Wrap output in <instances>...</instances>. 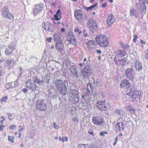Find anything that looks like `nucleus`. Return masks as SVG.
I'll return each mask as SVG.
<instances>
[{"label":"nucleus","mask_w":148,"mask_h":148,"mask_svg":"<svg viewBox=\"0 0 148 148\" xmlns=\"http://www.w3.org/2000/svg\"><path fill=\"white\" fill-rule=\"evenodd\" d=\"M48 24H47L45 22H43L42 24V27L46 31L47 29Z\"/></svg>","instance_id":"nucleus-45"},{"label":"nucleus","mask_w":148,"mask_h":148,"mask_svg":"<svg viewBox=\"0 0 148 148\" xmlns=\"http://www.w3.org/2000/svg\"><path fill=\"white\" fill-rule=\"evenodd\" d=\"M107 5V3H105L102 4L101 5V6L103 8H104Z\"/></svg>","instance_id":"nucleus-64"},{"label":"nucleus","mask_w":148,"mask_h":148,"mask_svg":"<svg viewBox=\"0 0 148 148\" xmlns=\"http://www.w3.org/2000/svg\"><path fill=\"white\" fill-rule=\"evenodd\" d=\"M53 38L54 41L56 42L58 41V40L60 39L58 35L57 34H55L54 35Z\"/></svg>","instance_id":"nucleus-39"},{"label":"nucleus","mask_w":148,"mask_h":148,"mask_svg":"<svg viewBox=\"0 0 148 148\" xmlns=\"http://www.w3.org/2000/svg\"><path fill=\"white\" fill-rule=\"evenodd\" d=\"M71 73L73 72H78L77 67L76 66H73L70 68Z\"/></svg>","instance_id":"nucleus-32"},{"label":"nucleus","mask_w":148,"mask_h":148,"mask_svg":"<svg viewBox=\"0 0 148 148\" xmlns=\"http://www.w3.org/2000/svg\"><path fill=\"white\" fill-rule=\"evenodd\" d=\"M141 4L144 6L147 9L148 8V0L144 1Z\"/></svg>","instance_id":"nucleus-41"},{"label":"nucleus","mask_w":148,"mask_h":148,"mask_svg":"<svg viewBox=\"0 0 148 148\" xmlns=\"http://www.w3.org/2000/svg\"><path fill=\"white\" fill-rule=\"evenodd\" d=\"M34 84L33 82L31 79H28L26 82V86L27 88L32 89H33V86Z\"/></svg>","instance_id":"nucleus-26"},{"label":"nucleus","mask_w":148,"mask_h":148,"mask_svg":"<svg viewBox=\"0 0 148 148\" xmlns=\"http://www.w3.org/2000/svg\"><path fill=\"white\" fill-rule=\"evenodd\" d=\"M44 5L43 3H40L39 4L35 5L33 7V12L35 16L39 14L41 16L43 15L42 13L43 10Z\"/></svg>","instance_id":"nucleus-3"},{"label":"nucleus","mask_w":148,"mask_h":148,"mask_svg":"<svg viewBox=\"0 0 148 148\" xmlns=\"http://www.w3.org/2000/svg\"><path fill=\"white\" fill-rule=\"evenodd\" d=\"M97 106L99 109L101 110L105 111L107 108L105 101H98L97 103Z\"/></svg>","instance_id":"nucleus-17"},{"label":"nucleus","mask_w":148,"mask_h":148,"mask_svg":"<svg viewBox=\"0 0 148 148\" xmlns=\"http://www.w3.org/2000/svg\"><path fill=\"white\" fill-rule=\"evenodd\" d=\"M8 140L10 141L12 143H13L14 142L13 140L11 138L10 136H8Z\"/></svg>","instance_id":"nucleus-60"},{"label":"nucleus","mask_w":148,"mask_h":148,"mask_svg":"<svg viewBox=\"0 0 148 148\" xmlns=\"http://www.w3.org/2000/svg\"><path fill=\"white\" fill-rule=\"evenodd\" d=\"M1 12H2V14L3 17L8 18L10 20H13L14 17L12 13H10L8 9L6 7L2 9Z\"/></svg>","instance_id":"nucleus-5"},{"label":"nucleus","mask_w":148,"mask_h":148,"mask_svg":"<svg viewBox=\"0 0 148 148\" xmlns=\"http://www.w3.org/2000/svg\"><path fill=\"white\" fill-rule=\"evenodd\" d=\"M16 126L15 125H10V129L13 130L16 127Z\"/></svg>","instance_id":"nucleus-56"},{"label":"nucleus","mask_w":148,"mask_h":148,"mask_svg":"<svg viewBox=\"0 0 148 148\" xmlns=\"http://www.w3.org/2000/svg\"><path fill=\"white\" fill-rule=\"evenodd\" d=\"M134 64L135 68L138 71L141 70L143 68V66L141 63L138 61L134 60L133 62Z\"/></svg>","instance_id":"nucleus-18"},{"label":"nucleus","mask_w":148,"mask_h":148,"mask_svg":"<svg viewBox=\"0 0 148 148\" xmlns=\"http://www.w3.org/2000/svg\"><path fill=\"white\" fill-rule=\"evenodd\" d=\"M126 52L124 50H119L116 51V55H115L118 57V58H122L126 55Z\"/></svg>","instance_id":"nucleus-21"},{"label":"nucleus","mask_w":148,"mask_h":148,"mask_svg":"<svg viewBox=\"0 0 148 148\" xmlns=\"http://www.w3.org/2000/svg\"><path fill=\"white\" fill-rule=\"evenodd\" d=\"M54 17L57 21L61 19L62 16L61 10L60 9L58 10L56 14L54 15Z\"/></svg>","instance_id":"nucleus-25"},{"label":"nucleus","mask_w":148,"mask_h":148,"mask_svg":"<svg viewBox=\"0 0 148 148\" xmlns=\"http://www.w3.org/2000/svg\"><path fill=\"white\" fill-rule=\"evenodd\" d=\"M92 79H93V84L94 86H96L97 84V81H95V79H94V78H92Z\"/></svg>","instance_id":"nucleus-55"},{"label":"nucleus","mask_w":148,"mask_h":148,"mask_svg":"<svg viewBox=\"0 0 148 148\" xmlns=\"http://www.w3.org/2000/svg\"><path fill=\"white\" fill-rule=\"evenodd\" d=\"M88 27L98 26L95 20L92 18H90L86 23Z\"/></svg>","instance_id":"nucleus-20"},{"label":"nucleus","mask_w":148,"mask_h":148,"mask_svg":"<svg viewBox=\"0 0 148 148\" xmlns=\"http://www.w3.org/2000/svg\"><path fill=\"white\" fill-rule=\"evenodd\" d=\"M125 73L126 77L130 79H133L136 76L135 72L132 67L127 68L126 69Z\"/></svg>","instance_id":"nucleus-8"},{"label":"nucleus","mask_w":148,"mask_h":148,"mask_svg":"<svg viewBox=\"0 0 148 148\" xmlns=\"http://www.w3.org/2000/svg\"><path fill=\"white\" fill-rule=\"evenodd\" d=\"M88 133V134L92 136H94L95 135L92 128H90L89 130Z\"/></svg>","instance_id":"nucleus-46"},{"label":"nucleus","mask_w":148,"mask_h":148,"mask_svg":"<svg viewBox=\"0 0 148 148\" xmlns=\"http://www.w3.org/2000/svg\"><path fill=\"white\" fill-rule=\"evenodd\" d=\"M15 50L14 46L10 44L5 50V53L7 55H9Z\"/></svg>","instance_id":"nucleus-19"},{"label":"nucleus","mask_w":148,"mask_h":148,"mask_svg":"<svg viewBox=\"0 0 148 148\" xmlns=\"http://www.w3.org/2000/svg\"><path fill=\"white\" fill-rule=\"evenodd\" d=\"M67 81L66 80L63 82L61 80H59L56 81L55 82L56 87L58 90L63 95H65L67 91L66 84L64 83V82Z\"/></svg>","instance_id":"nucleus-1"},{"label":"nucleus","mask_w":148,"mask_h":148,"mask_svg":"<svg viewBox=\"0 0 148 148\" xmlns=\"http://www.w3.org/2000/svg\"><path fill=\"white\" fill-rule=\"evenodd\" d=\"M126 109L127 111H129L131 113H133L134 111V110L132 107L130 106L127 107Z\"/></svg>","instance_id":"nucleus-40"},{"label":"nucleus","mask_w":148,"mask_h":148,"mask_svg":"<svg viewBox=\"0 0 148 148\" xmlns=\"http://www.w3.org/2000/svg\"><path fill=\"white\" fill-rule=\"evenodd\" d=\"M92 121L94 124L99 126L102 125L104 122V120L100 116L93 117Z\"/></svg>","instance_id":"nucleus-9"},{"label":"nucleus","mask_w":148,"mask_h":148,"mask_svg":"<svg viewBox=\"0 0 148 148\" xmlns=\"http://www.w3.org/2000/svg\"><path fill=\"white\" fill-rule=\"evenodd\" d=\"M34 79V88L35 89H36V86L35 84V83H37L39 85H42L43 83L44 82L43 80H40V79H38L37 77L35 76L33 77Z\"/></svg>","instance_id":"nucleus-22"},{"label":"nucleus","mask_w":148,"mask_h":148,"mask_svg":"<svg viewBox=\"0 0 148 148\" xmlns=\"http://www.w3.org/2000/svg\"><path fill=\"white\" fill-rule=\"evenodd\" d=\"M74 32H77L78 34H80L82 33L81 30L79 29V28L78 27H76L74 29Z\"/></svg>","instance_id":"nucleus-42"},{"label":"nucleus","mask_w":148,"mask_h":148,"mask_svg":"<svg viewBox=\"0 0 148 148\" xmlns=\"http://www.w3.org/2000/svg\"><path fill=\"white\" fill-rule=\"evenodd\" d=\"M40 95V93H38L37 94H35L34 97L32 98V101H36V98L37 97H39V95Z\"/></svg>","instance_id":"nucleus-48"},{"label":"nucleus","mask_w":148,"mask_h":148,"mask_svg":"<svg viewBox=\"0 0 148 148\" xmlns=\"http://www.w3.org/2000/svg\"><path fill=\"white\" fill-rule=\"evenodd\" d=\"M86 44L87 45V47L89 49L93 48L95 45V41L93 40H91L90 41L87 42L86 43Z\"/></svg>","instance_id":"nucleus-24"},{"label":"nucleus","mask_w":148,"mask_h":148,"mask_svg":"<svg viewBox=\"0 0 148 148\" xmlns=\"http://www.w3.org/2000/svg\"><path fill=\"white\" fill-rule=\"evenodd\" d=\"M125 122L126 121L125 120H123L122 121L118 122L116 124L115 129L116 132H122L124 130Z\"/></svg>","instance_id":"nucleus-7"},{"label":"nucleus","mask_w":148,"mask_h":148,"mask_svg":"<svg viewBox=\"0 0 148 148\" xmlns=\"http://www.w3.org/2000/svg\"><path fill=\"white\" fill-rule=\"evenodd\" d=\"M92 72L90 66L87 65L82 69L81 75L83 78H88Z\"/></svg>","instance_id":"nucleus-4"},{"label":"nucleus","mask_w":148,"mask_h":148,"mask_svg":"<svg viewBox=\"0 0 148 148\" xmlns=\"http://www.w3.org/2000/svg\"><path fill=\"white\" fill-rule=\"evenodd\" d=\"M72 121L75 123L77 124L78 122V120L76 117H74L72 119Z\"/></svg>","instance_id":"nucleus-50"},{"label":"nucleus","mask_w":148,"mask_h":148,"mask_svg":"<svg viewBox=\"0 0 148 148\" xmlns=\"http://www.w3.org/2000/svg\"><path fill=\"white\" fill-rule=\"evenodd\" d=\"M147 9L142 4H141L140 8V11L141 13L143 14H145L146 12Z\"/></svg>","instance_id":"nucleus-33"},{"label":"nucleus","mask_w":148,"mask_h":148,"mask_svg":"<svg viewBox=\"0 0 148 148\" xmlns=\"http://www.w3.org/2000/svg\"><path fill=\"white\" fill-rule=\"evenodd\" d=\"M119 45L123 49L127 50L129 47V45L127 44H124L123 42H120Z\"/></svg>","instance_id":"nucleus-29"},{"label":"nucleus","mask_w":148,"mask_h":148,"mask_svg":"<svg viewBox=\"0 0 148 148\" xmlns=\"http://www.w3.org/2000/svg\"><path fill=\"white\" fill-rule=\"evenodd\" d=\"M115 112L116 114L119 115H123L124 112L121 109H116L115 111Z\"/></svg>","instance_id":"nucleus-35"},{"label":"nucleus","mask_w":148,"mask_h":148,"mask_svg":"<svg viewBox=\"0 0 148 148\" xmlns=\"http://www.w3.org/2000/svg\"><path fill=\"white\" fill-rule=\"evenodd\" d=\"M52 39V37H48L47 38V40L49 42L51 43V42Z\"/></svg>","instance_id":"nucleus-57"},{"label":"nucleus","mask_w":148,"mask_h":148,"mask_svg":"<svg viewBox=\"0 0 148 148\" xmlns=\"http://www.w3.org/2000/svg\"><path fill=\"white\" fill-rule=\"evenodd\" d=\"M34 58V57L32 56H29V61L30 62L32 61V59Z\"/></svg>","instance_id":"nucleus-62"},{"label":"nucleus","mask_w":148,"mask_h":148,"mask_svg":"<svg viewBox=\"0 0 148 148\" xmlns=\"http://www.w3.org/2000/svg\"><path fill=\"white\" fill-rule=\"evenodd\" d=\"M15 63V60L10 59L5 61V67L8 69H11L13 68Z\"/></svg>","instance_id":"nucleus-13"},{"label":"nucleus","mask_w":148,"mask_h":148,"mask_svg":"<svg viewBox=\"0 0 148 148\" xmlns=\"http://www.w3.org/2000/svg\"><path fill=\"white\" fill-rule=\"evenodd\" d=\"M86 146V144H80L78 145L77 148H85Z\"/></svg>","instance_id":"nucleus-44"},{"label":"nucleus","mask_w":148,"mask_h":148,"mask_svg":"<svg viewBox=\"0 0 148 148\" xmlns=\"http://www.w3.org/2000/svg\"><path fill=\"white\" fill-rule=\"evenodd\" d=\"M59 124V123H57L56 122H53V123L54 128L56 129H58L60 128Z\"/></svg>","instance_id":"nucleus-38"},{"label":"nucleus","mask_w":148,"mask_h":148,"mask_svg":"<svg viewBox=\"0 0 148 148\" xmlns=\"http://www.w3.org/2000/svg\"><path fill=\"white\" fill-rule=\"evenodd\" d=\"M36 107L37 109L42 111H45L47 108V106L44 99L38 100L36 103Z\"/></svg>","instance_id":"nucleus-6"},{"label":"nucleus","mask_w":148,"mask_h":148,"mask_svg":"<svg viewBox=\"0 0 148 148\" xmlns=\"http://www.w3.org/2000/svg\"><path fill=\"white\" fill-rule=\"evenodd\" d=\"M59 139L60 141H62L63 142H64L65 141H67L68 140V137H63V138H62L61 137H60Z\"/></svg>","instance_id":"nucleus-43"},{"label":"nucleus","mask_w":148,"mask_h":148,"mask_svg":"<svg viewBox=\"0 0 148 148\" xmlns=\"http://www.w3.org/2000/svg\"><path fill=\"white\" fill-rule=\"evenodd\" d=\"M130 15L132 16H134L135 17L137 16L136 11L134 9L132 8L130 10Z\"/></svg>","instance_id":"nucleus-31"},{"label":"nucleus","mask_w":148,"mask_h":148,"mask_svg":"<svg viewBox=\"0 0 148 148\" xmlns=\"http://www.w3.org/2000/svg\"><path fill=\"white\" fill-rule=\"evenodd\" d=\"M131 98L132 99H134L133 101H138V100H140L139 93L137 92H133L131 95Z\"/></svg>","instance_id":"nucleus-23"},{"label":"nucleus","mask_w":148,"mask_h":148,"mask_svg":"<svg viewBox=\"0 0 148 148\" xmlns=\"http://www.w3.org/2000/svg\"><path fill=\"white\" fill-rule=\"evenodd\" d=\"M73 77H76L77 78L79 77L78 76V72H73L71 73Z\"/></svg>","instance_id":"nucleus-47"},{"label":"nucleus","mask_w":148,"mask_h":148,"mask_svg":"<svg viewBox=\"0 0 148 148\" xmlns=\"http://www.w3.org/2000/svg\"><path fill=\"white\" fill-rule=\"evenodd\" d=\"M47 31L53 32L54 30V26L53 25L50 23H48V26Z\"/></svg>","instance_id":"nucleus-28"},{"label":"nucleus","mask_w":148,"mask_h":148,"mask_svg":"<svg viewBox=\"0 0 148 148\" xmlns=\"http://www.w3.org/2000/svg\"><path fill=\"white\" fill-rule=\"evenodd\" d=\"M8 98L7 96H4L2 97L1 100V103H3L7 102V100Z\"/></svg>","instance_id":"nucleus-37"},{"label":"nucleus","mask_w":148,"mask_h":148,"mask_svg":"<svg viewBox=\"0 0 148 148\" xmlns=\"http://www.w3.org/2000/svg\"><path fill=\"white\" fill-rule=\"evenodd\" d=\"M90 29L89 32H91L93 33L96 32L98 29V26L88 27Z\"/></svg>","instance_id":"nucleus-30"},{"label":"nucleus","mask_w":148,"mask_h":148,"mask_svg":"<svg viewBox=\"0 0 148 148\" xmlns=\"http://www.w3.org/2000/svg\"><path fill=\"white\" fill-rule=\"evenodd\" d=\"M115 21V17L112 14H109L107 20V23L108 26L109 27L111 26Z\"/></svg>","instance_id":"nucleus-15"},{"label":"nucleus","mask_w":148,"mask_h":148,"mask_svg":"<svg viewBox=\"0 0 148 148\" xmlns=\"http://www.w3.org/2000/svg\"><path fill=\"white\" fill-rule=\"evenodd\" d=\"M67 38L68 41H71L72 40L73 38H74V36L71 34H69L67 37Z\"/></svg>","instance_id":"nucleus-36"},{"label":"nucleus","mask_w":148,"mask_h":148,"mask_svg":"<svg viewBox=\"0 0 148 148\" xmlns=\"http://www.w3.org/2000/svg\"><path fill=\"white\" fill-rule=\"evenodd\" d=\"M74 16L79 23L80 24L83 23L82 12L81 10H76L74 12Z\"/></svg>","instance_id":"nucleus-11"},{"label":"nucleus","mask_w":148,"mask_h":148,"mask_svg":"<svg viewBox=\"0 0 148 148\" xmlns=\"http://www.w3.org/2000/svg\"><path fill=\"white\" fill-rule=\"evenodd\" d=\"M5 71V68L4 67L0 65V73H1Z\"/></svg>","instance_id":"nucleus-53"},{"label":"nucleus","mask_w":148,"mask_h":148,"mask_svg":"<svg viewBox=\"0 0 148 148\" xmlns=\"http://www.w3.org/2000/svg\"><path fill=\"white\" fill-rule=\"evenodd\" d=\"M4 127V125L3 124L0 125V131H2Z\"/></svg>","instance_id":"nucleus-59"},{"label":"nucleus","mask_w":148,"mask_h":148,"mask_svg":"<svg viewBox=\"0 0 148 148\" xmlns=\"http://www.w3.org/2000/svg\"><path fill=\"white\" fill-rule=\"evenodd\" d=\"M17 85V82H16V80L15 82H12L8 83L6 85V86H9V87L8 88H15L16 87Z\"/></svg>","instance_id":"nucleus-27"},{"label":"nucleus","mask_w":148,"mask_h":148,"mask_svg":"<svg viewBox=\"0 0 148 148\" xmlns=\"http://www.w3.org/2000/svg\"><path fill=\"white\" fill-rule=\"evenodd\" d=\"M22 92L25 93L28 91V90L26 88H24L22 89Z\"/></svg>","instance_id":"nucleus-61"},{"label":"nucleus","mask_w":148,"mask_h":148,"mask_svg":"<svg viewBox=\"0 0 148 148\" xmlns=\"http://www.w3.org/2000/svg\"><path fill=\"white\" fill-rule=\"evenodd\" d=\"M97 5L98 3H96L95 5H92L89 7H85L84 8L85 10H86L88 11V10H91V9L94 8L96 5Z\"/></svg>","instance_id":"nucleus-34"},{"label":"nucleus","mask_w":148,"mask_h":148,"mask_svg":"<svg viewBox=\"0 0 148 148\" xmlns=\"http://www.w3.org/2000/svg\"><path fill=\"white\" fill-rule=\"evenodd\" d=\"M118 60H117V57L115 56L114 58V60L116 64L119 66H123L125 65L126 63V60L124 59H121L119 58H118Z\"/></svg>","instance_id":"nucleus-14"},{"label":"nucleus","mask_w":148,"mask_h":148,"mask_svg":"<svg viewBox=\"0 0 148 148\" xmlns=\"http://www.w3.org/2000/svg\"><path fill=\"white\" fill-rule=\"evenodd\" d=\"M56 49L60 53H61L64 48V44L62 40L59 39L58 41L56 42Z\"/></svg>","instance_id":"nucleus-12"},{"label":"nucleus","mask_w":148,"mask_h":148,"mask_svg":"<svg viewBox=\"0 0 148 148\" xmlns=\"http://www.w3.org/2000/svg\"><path fill=\"white\" fill-rule=\"evenodd\" d=\"M58 92L57 90L53 86H50L48 89L49 96L52 98H55L57 97Z\"/></svg>","instance_id":"nucleus-10"},{"label":"nucleus","mask_w":148,"mask_h":148,"mask_svg":"<svg viewBox=\"0 0 148 148\" xmlns=\"http://www.w3.org/2000/svg\"><path fill=\"white\" fill-rule=\"evenodd\" d=\"M87 62L85 63L84 62L78 64L81 67L83 66L84 65H86Z\"/></svg>","instance_id":"nucleus-58"},{"label":"nucleus","mask_w":148,"mask_h":148,"mask_svg":"<svg viewBox=\"0 0 148 148\" xmlns=\"http://www.w3.org/2000/svg\"><path fill=\"white\" fill-rule=\"evenodd\" d=\"M131 85V83L129 80L125 79L121 82L120 87L122 88L126 87L129 88L130 87Z\"/></svg>","instance_id":"nucleus-16"},{"label":"nucleus","mask_w":148,"mask_h":148,"mask_svg":"<svg viewBox=\"0 0 148 148\" xmlns=\"http://www.w3.org/2000/svg\"><path fill=\"white\" fill-rule=\"evenodd\" d=\"M87 146L85 148H92V146L90 144H86Z\"/></svg>","instance_id":"nucleus-63"},{"label":"nucleus","mask_w":148,"mask_h":148,"mask_svg":"<svg viewBox=\"0 0 148 148\" xmlns=\"http://www.w3.org/2000/svg\"><path fill=\"white\" fill-rule=\"evenodd\" d=\"M134 38L133 40V41L134 42H136V40L138 38V36H137L136 34H134Z\"/></svg>","instance_id":"nucleus-51"},{"label":"nucleus","mask_w":148,"mask_h":148,"mask_svg":"<svg viewBox=\"0 0 148 148\" xmlns=\"http://www.w3.org/2000/svg\"><path fill=\"white\" fill-rule=\"evenodd\" d=\"M145 57L146 59L148 60V49L145 51Z\"/></svg>","instance_id":"nucleus-49"},{"label":"nucleus","mask_w":148,"mask_h":148,"mask_svg":"<svg viewBox=\"0 0 148 148\" xmlns=\"http://www.w3.org/2000/svg\"><path fill=\"white\" fill-rule=\"evenodd\" d=\"M96 40L98 44L101 47H106L109 43L108 39L103 35H100L96 37Z\"/></svg>","instance_id":"nucleus-2"},{"label":"nucleus","mask_w":148,"mask_h":148,"mask_svg":"<svg viewBox=\"0 0 148 148\" xmlns=\"http://www.w3.org/2000/svg\"><path fill=\"white\" fill-rule=\"evenodd\" d=\"M88 86H89L91 89V90L94 89V86H92V84L90 83V82H89L88 84H87Z\"/></svg>","instance_id":"nucleus-52"},{"label":"nucleus","mask_w":148,"mask_h":148,"mask_svg":"<svg viewBox=\"0 0 148 148\" xmlns=\"http://www.w3.org/2000/svg\"><path fill=\"white\" fill-rule=\"evenodd\" d=\"M7 114L8 115V119L10 120L11 121L12 120V119L11 118V117L13 115V114H10L8 113H7Z\"/></svg>","instance_id":"nucleus-54"}]
</instances>
